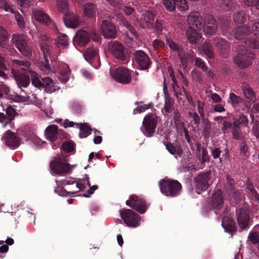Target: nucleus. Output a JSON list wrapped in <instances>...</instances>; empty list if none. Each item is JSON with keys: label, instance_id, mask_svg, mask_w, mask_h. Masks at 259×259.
<instances>
[{"label": "nucleus", "instance_id": "nucleus-1", "mask_svg": "<svg viewBox=\"0 0 259 259\" xmlns=\"http://www.w3.org/2000/svg\"><path fill=\"white\" fill-rule=\"evenodd\" d=\"M58 185L55 190L56 193L63 196H75L80 191H83L85 187L81 183H76L73 178H67L60 181L56 180Z\"/></svg>", "mask_w": 259, "mask_h": 259}, {"label": "nucleus", "instance_id": "nucleus-2", "mask_svg": "<svg viewBox=\"0 0 259 259\" xmlns=\"http://www.w3.org/2000/svg\"><path fill=\"white\" fill-rule=\"evenodd\" d=\"M74 165L68 162L66 157L58 154L50 163L52 174L54 176H66L72 173Z\"/></svg>", "mask_w": 259, "mask_h": 259}, {"label": "nucleus", "instance_id": "nucleus-3", "mask_svg": "<svg viewBox=\"0 0 259 259\" xmlns=\"http://www.w3.org/2000/svg\"><path fill=\"white\" fill-rule=\"evenodd\" d=\"M159 189L164 195L174 197L179 195L182 190L181 184L177 181L165 178L159 181Z\"/></svg>", "mask_w": 259, "mask_h": 259}, {"label": "nucleus", "instance_id": "nucleus-4", "mask_svg": "<svg viewBox=\"0 0 259 259\" xmlns=\"http://www.w3.org/2000/svg\"><path fill=\"white\" fill-rule=\"evenodd\" d=\"M238 53L235 56L234 63L239 68H246L251 64V60L255 58L254 54L249 52L243 47L239 46L238 49Z\"/></svg>", "mask_w": 259, "mask_h": 259}, {"label": "nucleus", "instance_id": "nucleus-5", "mask_svg": "<svg viewBox=\"0 0 259 259\" xmlns=\"http://www.w3.org/2000/svg\"><path fill=\"white\" fill-rule=\"evenodd\" d=\"M11 41L23 55L27 57L31 55L32 51L25 35L14 34L12 35Z\"/></svg>", "mask_w": 259, "mask_h": 259}, {"label": "nucleus", "instance_id": "nucleus-6", "mask_svg": "<svg viewBox=\"0 0 259 259\" xmlns=\"http://www.w3.org/2000/svg\"><path fill=\"white\" fill-rule=\"evenodd\" d=\"M120 215L126 225L131 228H137L140 225L141 217L130 209L120 210Z\"/></svg>", "mask_w": 259, "mask_h": 259}, {"label": "nucleus", "instance_id": "nucleus-7", "mask_svg": "<svg viewBox=\"0 0 259 259\" xmlns=\"http://www.w3.org/2000/svg\"><path fill=\"white\" fill-rule=\"evenodd\" d=\"M210 180L209 172H200L194 178V185L196 192L200 194L205 191L210 186L209 182Z\"/></svg>", "mask_w": 259, "mask_h": 259}, {"label": "nucleus", "instance_id": "nucleus-8", "mask_svg": "<svg viewBox=\"0 0 259 259\" xmlns=\"http://www.w3.org/2000/svg\"><path fill=\"white\" fill-rule=\"evenodd\" d=\"M133 71L125 67L116 68L112 74L113 78L117 82L122 84H128L132 81V74Z\"/></svg>", "mask_w": 259, "mask_h": 259}, {"label": "nucleus", "instance_id": "nucleus-9", "mask_svg": "<svg viewBox=\"0 0 259 259\" xmlns=\"http://www.w3.org/2000/svg\"><path fill=\"white\" fill-rule=\"evenodd\" d=\"M125 204L140 213H144L148 207L146 201L143 199L134 195L130 196Z\"/></svg>", "mask_w": 259, "mask_h": 259}, {"label": "nucleus", "instance_id": "nucleus-10", "mask_svg": "<svg viewBox=\"0 0 259 259\" xmlns=\"http://www.w3.org/2000/svg\"><path fill=\"white\" fill-rule=\"evenodd\" d=\"M108 50L117 59L123 61V63L127 62V58L124 52V48L121 44L112 42L108 45Z\"/></svg>", "mask_w": 259, "mask_h": 259}, {"label": "nucleus", "instance_id": "nucleus-11", "mask_svg": "<svg viewBox=\"0 0 259 259\" xmlns=\"http://www.w3.org/2000/svg\"><path fill=\"white\" fill-rule=\"evenodd\" d=\"M12 73L14 74H26L28 75L29 71L31 70L30 63L26 60L14 59L12 61Z\"/></svg>", "mask_w": 259, "mask_h": 259}, {"label": "nucleus", "instance_id": "nucleus-12", "mask_svg": "<svg viewBox=\"0 0 259 259\" xmlns=\"http://www.w3.org/2000/svg\"><path fill=\"white\" fill-rule=\"evenodd\" d=\"M134 56L141 70H147L150 67L152 62L148 55L143 51H136Z\"/></svg>", "mask_w": 259, "mask_h": 259}, {"label": "nucleus", "instance_id": "nucleus-13", "mask_svg": "<svg viewBox=\"0 0 259 259\" xmlns=\"http://www.w3.org/2000/svg\"><path fill=\"white\" fill-rule=\"evenodd\" d=\"M158 117L154 114H148L144 118L143 125L149 136L153 135L155 132L157 123Z\"/></svg>", "mask_w": 259, "mask_h": 259}, {"label": "nucleus", "instance_id": "nucleus-14", "mask_svg": "<svg viewBox=\"0 0 259 259\" xmlns=\"http://www.w3.org/2000/svg\"><path fill=\"white\" fill-rule=\"evenodd\" d=\"M189 27L192 29L197 28L200 30L203 27L204 19L197 12L190 13L187 17Z\"/></svg>", "mask_w": 259, "mask_h": 259}, {"label": "nucleus", "instance_id": "nucleus-15", "mask_svg": "<svg viewBox=\"0 0 259 259\" xmlns=\"http://www.w3.org/2000/svg\"><path fill=\"white\" fill-rule=\"evenodd\" d=\"M101 28L103 35L105 38H114L117 36V30L115 26L107 20H103Z\"/></svg>", "mask_w": 259, "mask_h": 259}, {"label": "nucleus", "instance_id": "nucleus-16", "mask_svg": "<svg viewBox=\"0 0 259 259\" xmlns=\"http://www.w3.org/2000/svg\"><path fill=\"white\" fill-rule=\"evenodd\" d=\"M32 18L46 25H49L52 23L50 17L42 8L33 9L32 10Z\"/></svg>", "mask_w": 259, "mask_h": 259}, {"label": "nucleus", "instance_id": "nucleus-17", "mask_svg": "<svg viewBox=\"0 0 259 259\" xmlns=\"http://www.w3.org/2000/svg\"><path fill=\"white\" fill-rule=\"evenodd\" d=\"M203 31L207 34L212 35L217 32L218 27L215 21L211 15H206L204 17Z\"/></svg>", "mask_w": 259, "mask_h": 259}, {"label": "nucleus", "instance_id": "nucleus-18", "mask_svg": "<svg viewBox=\"0 0 259 259\" xmlns=\"http://www.w3.org/2000/svg\"><path fill=\"white\" fill-rule=\"evenodd\" d=\"M154 14L150 11H147L140 19L137 20L138 24L143 28H151L154 22Z\"/></svg>", "mask_w": 259, "mask_h": 259}, {"label": "nucleus", "instance_id": "nucleus-19", "mask_svg": "<svg viewBox=\"0 0 259 259\" xmlns=\"http://www.w3.org/2000/svg\"><path fill=\"white\" fill-rule=\"evenodd\" d=\"M3 139L6 145L12 149L17 148L19 145V142L15 133L8 131L3 136Z\"/></svg>", "mask_w": 259, "mask_h": 259}, {"label": "nucleus", "instance_id": "nucleus-20", "mask_svg": "<svg viewBox=\"0 0 259 259\" xmlns=\"http://www.w3.org/2000/svg\"><path fill=\"white\" fill-rule=\"evenodd\" d=\"M48 93H52L59 89L57 82H55L49 77H45L41 79V87Z\"/></svg>", "mask_w": 259, "mask_h": 259}, {"label": "nucleus", "instance_id": "nucleus-21", "mask_svg": "<svg viewBox=\"0 0 259 259\" xmlns=\"http://www.w3.org/2000/svg\"><path fill=\"white\" fill-rule=\"evenodd\" d=\"M63 20L65 25L69 28L76 27L79 24L78 17L73 12L68 11L64 15Z\"/></svg>", "mask_w": 259, "mask_h": 259}, {"label": "nucleus", "instance_id": "nucleus-22", "mask_svg": "<svg viewBox=\"0 0 259 259\" xmlns=\"http://www.w3.org/2000/svg\"><path fill=\"white\" fill-rule=\"evenodd\" d=\"M223 204L224 199L222 191L218 189L212 195L209 205L213 208L220 209L223 207Z\"/></svg>", "mask_w": 259, "mask_h": 259}, {"label": "nucleus", "instance_id": "nucleus-23", "mask_svg": "<svg viewBox=\"0 0 259 259\" xmlns=\"http://www.w3.org/2000/svg\"><path fill=\"white\" fill-rule=\"evenodd\" d=\"M59 132L56 125H50L45 130V137L50 141L55 142L57 139Z\"/></svg>", "mask_w": 259, "mask_h": 259}, {"label": "nucleus", "instance_id": "nucleus-24", "mask_svg": "<svg viewBox=\"0 0 259 259\" xmlns=\"http://www.w3.org/2000/svg\"><path fill=\"white\" fill-rule=\"evenodd\" d=\"M74 40L79 46H84L90 41L88 33L83 30H78L74 37Z\"/></svg>", "mask_w": 259, "mask_h": 259}, {"label": "nucleus", "instance_id": "nucleus-25", "mask_svg": "<svg viewBox=\"0 0 259 259\" xmlns=\"http://www.w3.org/2000/svg\"><path fill=\"white\" fill-rule=\"evenodd\" d=\"M251 33L250 27L247 25H244L237 27L234 31L235 37L237 39H242L248 36Z\"/></svg>", "mask_w": 259, "mask_h": 259}, {"label": "nucleus", "instance_id": "nucleus-26", "mask_svg": "<svg viewBox=\"0 0 259 259\" xmlns=\"http://www.w3.org/2000/svg\"><path fill=\"white\" fill-rule=\"evenodd\" d=\"M248 210L244 209H241L237 217V221L240 227L242 229L246 228L248 226Z\"/></svg>", "mask_w": 259, "mask_h": 259}, {"label": "nucleus", "instance_id": "nucleus-27", "mask_svg": "<svg viewBox=\"0 0 259 259\" xmlns=\"http://www.w3.org/2000/svg\"><path fill=\"white\" fill-rule=\"evenodd\" d=\"M22 92H23L25 95L20 94V95H17L16 96L15 100L17 101H24L26 100L34 99V103L35 104L40 105L41 103L39 102V101L37 98V95L36 94L27 92V91H25L24 90H21Z\"/></svg>", "mask_w": 259, "mask_h": 259}, {"label": "nucleus", "instance_id": "nucleus-28", "mask_svg": "<svg viewBox=\"0 0 259 259\" xmlns=\"http://www.w3.org/2000/svg\"><path fill=\"white\" fill-rule=\"evenodd\" d=\"M17 82L18 87L21 88H27L30 83L29 76L26 74H13Z\"/></svg>", "mask_w": 259, "mask_h": 259}, {"label": "nucleus", "instance_id": "nucleus-29", "mask_svg": "<svg viewBox=\"0 0 259 259\" xmlns=\"http://www.w3.org/2000/svg\"><path fill=\"white\" fill-rule=\"evenodd\" d=\"M84 59L88 62L92 59H99V49L96 47H91L87 49L83 53Z\"/></svg>", "mask_w": 259, "mask_h": 259}, {"label": "nucleus", "instance_id": "nucleus-30", "mask_svg": "<svg viewBox=\"0 0 259 259\" xmlns=\"http://www.w3.org/2000/svg\"><path fill=\"white\" fill-rule=\"evenodd\" d=\"M200 54L204 53L208 58L212 59L214 57L212 46L210 44L205 41L199 49Z\"/></svg>", "mask_w": 259, "mask_h": 259}, {"label": "nucleus", "instance_id": "nucleus-31", "mask_svg": "<svg viewBox=\"0 0 259 259\" xmlns=\"http://www.w3.org/2000/svg\"><path fill=\"white\" fill-rule=\"evenodd\" d=\"M165 146L166 150L176 158L182 156L183 150L180 145H174V144L169 142L165 144Z\"/></svg>", "mask_w": 259, "mask_h": 259}, {"label": "nucleus", "instance_id": "nucleus-32", "mask_svg": "<svg viewBox=\"0 0 259 259\" xmlns=\"http://www.w3.org/2000/svg\"><path fill=\"white\" fill-rule=\"evenodd\" d=\"M186 33L188 40L191 44H196L201 38V34L191 28H188Z\"/></svg>", "mask_w": 259, "mask_h": 259}, {"label": "nucleus", "instance_id": "nucleus-33", "mask_svg": "<svg viewBox=\"0 0 259 259\" xmlns=\"http://www.w3.org/2000/svg\"><path fill=\"white\" fill-rule=\"evenodd\" d=\"M61 68L62 70L60 71L58 78L60 81L65 83L68 81L70 77L71 70L66 64H62Z\"/></svg>", "mask_w": 259, "mask_h": 259}, {"label": "nucleus", "instance_id": "nucleus-34", "mask_svg": "<svg viewBox=\"0 0 259 259\" xmlns=\"http://www.w3.org/2000/svg\"><path fill=\"white\" fill-rule=\"evenodd\" d=\"M242 93L245 98L253 102L256 101V96L252 88L247 83L242 84Z\"/></svg>", "mask_w": 259, "mask_h": 259}, {"label": "nucleus", "instance_id": "nucleus-35", "mask_svg": "<svg viewBox=\"0 0 259 259\" xmlns=\"http://www.w3.org/2000/svg\"><path fill=\"white\" fill-rule=\"evenodd\" d=\"M75 125L80 130L79 136L80 138H85L91 134L92 129L87 123H75Z\"/></svg>", "mask_w": 259, "mask_h": 259}, {"label": "nucleus", "instance_id": "nucleus-36", "mask_svg": "<svg viewBox=\"0 0 259 259\" xmlns=\"http://www.w3.org/2000/svg\"><path fill=\"white\" fill-rule=\"evenodd\" d=\"M239 5L237 2L233 0H224L221 4V8L226 11L235 9Z\"/></svg>", "mask_w": 259, "mask_h": 259}, {"label": "nucleus", "instance_id": "nucleus-37", "mask_svg": "<svg viewBox=\"0 0 259 259\" xmlns=\"http://www.w3.org/2000/svg\"><path fill=\"white\" fill-rule=\"evenodd\" d=\"M248 123V120L246 115L243 114H239L238 118L234 119L233 124L236 127L239 126H247Z\"/></svg>", "mask_w": 259, "mask_h": 259}, {"label": "nucleus", "instance_id": "nucleus-38", "mask_svg": "<svg viewBox=\"0 0 259 259\" xmlns=\"http://www.w3.org/2000/svg\"><path fill=\"white\" fill-rule=\"evenodd\" d=\"M174 110V101L170 97L165 98L164 105L162 109V112L165 115L170 113Z\"/></svg>", "mask_w": 259, "mask_h": 259}, {"label": "nucleus", "instance_id": "nucleus-39", "mask_svg": "<svg viewBox=\"0 0 259 259\" xmlns=\"http://www.w3.org/2000/svg\"><path fill=\"white\" fill-rule=\"evenodd\" d=\"M222 226L226 232H231L234 229L235 224L232 220L225 218L222 220Z\"/></svg>", "mask_w": 259, "mask_h": 259}, {"label": "nucleus", "instance_id": "nucleus-40", "mask_svg": "<svg viewBox=\"0 0 259 259\" xmlns=\"http://www.w3.org/2000/svg\"><path fill=\"white\" fill-rule=\"evenodd\" d=\"M195 65L201 68L204 71H205L209 77L213 76V72L210 70L206 66H205L204 62L200 58H196L195 59Z\"/></svg>", "mask_w": 259, "mask_h": 259}, {"label": "nucleus", "instance_id": "nucleus-41", "mask_svg": "<svg viewBox=\"0 0 259 259\" xmlns=\"http://www.w3.org/2000/svg\"><path fill=\"white\" fill-rule=\"evenodd\" d=\"M45 61H39L37 62V66L40 69L46 74H50L53 71H52L48 59H44Z\"/></svg>", "mask_w": 259, "mask_h": 259}, {"label": "nucleus", "instance_id": "nucleus-42", "mask_svg": "<svg viewBox=\"0 0 259 259\" xmlns=\"http://www.w3.org/2000/svg\"><path fill=\"white\" fill-rule=\"evenodd\" d=\"M28 76L31 77L32 84L36 88H40L41 81L39 75L34 71L30 70Z\"/></svg>", "mask_w": 259, "mask_h": 259}, {"label": "nucleus", "instance_id": "nucleus-43", "mask_svg": "<svg viewBox=\"0 0 259 259\" xmlns=\"http://www.w3.org/2000/svg\"><path fill=\"white\" fill-rule=\"evenodd\" d=\"M135 104L138 106V107L134 110V114H136L138 113L144 112L146 110L151 108L153 106V104L152 103H150L148 104L140 105L142 104V102H136Z\"/></svg>", "mask_w": 259, "mask_h": 259}, {"label": "nucleus", "instance_id": "nucleus-44", "mask_svg": "<svg viewBox=\"0 0 259 259\" xmlns=\"http://www.w3.org/2000/svg\"><path fill=\"white\" fill-rule=\"evenodd\" d=\"M96 8L95 6L91 3H88L84 6L83 13L88 17H92L95 14Z\"/></svg>", "mask_w": 259, "mask_h": 259}, {"label": "nucleus", "instance_id": "nucleus-45", "mask_svg": "<svg viewBox=\"0 0 259 259\" xmlns=\"http://www.w3.org/2000/svg\"><path fill=\"white\" fill-rule=\"evenodd\" d=\"M57 6L58 10L64 15L69 10V5L67 0H57Z\"/></svg>", "mask_w": 259, "mask_h": 259}, {"label": "nucleus", "instance_id": "nucleus-46", "mask_svg": "<svg viewBox=\"0 0 259 259\" xmlns=\"http://www.w3.org/2000/svg\"><path fill=\"white\" fill-rule=\"evenodd\" d=\"M57 42L59 48H66L68 45L67 36L64 34H60L57 37Z\"/></svg>", "mask_w": 259, "mask_h": 259}, {"label": "nucleus", "instance_id": "nucleus-47", "mask_svg": "<svg viewBox=\"0 0 259 259\" xmlns=\"http://www.w3.org/2000/svg\"><path fill=\"white\" fill-rule=\"evenodd\" d=\"M166 41L167 45L172 51L177 52L178 54L183 51V48L181 46L177 45L171 38H167Z\"/></svg>", "mask_w": 259, "mask_h": 259}, {"label": "nucleus", "instance_id": "nucleus-48", "mask_svg": "<svg viewBox=\"0 0 259 259\" xmlns=\"http://www.w3.org/2000/svg\"><path fill=\"white\" fill-rule=\"evenodd\" d=\"M40 48L44 54V59H48L51 52V48L50 45L47 42H42L40 43Z\"/></svg>", "mask_w": 259, "mask_h": 259}, {"label": "nucleus", "instance_id": "nucleus-49", "mask_svg": "<svg viewBox=\"0 0 259 259\" xmlns=\"http://www.w3.org/2000/svg\"><path fill=\"white\" fill-rule=\"evenodd\" d=\"M246 14L243 12H237L233 15V20L235 23H243L246 21Z\"/></svg>", "mask_w": 259, "mask_h": 259}, {"label": "nucleus", "instance_id": "nucleus-50", "mask_svg": "<svg viewBox=\"0 0 259 259\" xmlns=\"http://www.w3.org/2000/svg\"><path fill=\"white\" fill-rule=\"evenodd\" d=\"M178 55L181 60L182 65L186 67L188 63L191 61V56L188 53H184L183 51L180 53H178Z\"/></svg>", "mask_w": 259, "mask_h": 259}, {"label": "nucleus", "instance_id": "nucleus-51", "mask_svg": "<svg viewBox=\"0 0 259 259\" xmlns=\"http://www.w3.org/2000/svg\"><path fill=\"white\" fill-rule=\"evenodd\" d=\"M0 122L3 124V127H6L7 125H10L11 128H13L14 124L11 121L9 118L2 112H0Z\"/></svg>", "mask_w": 259, "mask_h": 259}, {"label": "nucleus", "instance_id": "nucleus-52", "mask_svg": "<svg viewBox=\"0 0 259 259\" xmlns=\"http://www.w3.org/2000/svg\"><path fill=\"white\" fill-rule=\"evenodd\" d=\"M197 150L198 151H200V150H201V152H202V157H201V163L203 164L204 162H205L206 161H208L209 157L208 156V152H207L206 149H205L204 147L201 148L200 145L197 144Z\"/></svg>", "mask_w": 259, "mask_h": 259}, {"label": "nucleus", "instance_id": "nucleus-53", "mask_svg": "<svg viewBox=\"0 0 259 259\" xmlns=\"http://www.w3.org/2000/svg\"><path fill=\"white\" fill-rule=\"evenodd\" d=\"M163 4L167 11L172 12L175 10V0H163Z\"/></svg>", "mask_w": 259, "mask_h": 259}, {"label": "nucleus", "instance_id": "nucleus-54", "mask_svg": "<svg viewBox=\"0 0 259 259\" xmlns=\"http://www.w3.org/2000/svg\"><path fill=\"white\" fill-rule=\"evenodd\" d=\"M17 24L20 28L23 29L25 27V22L23 16L18 12H13Z\"/></svg>", "mask_w": 259, "mask_h": 259}, {"label": "nucleus", "instance_id": "nucleus-55", "mask_svg": "<svg viewBox=\"0 0 259 259\" xmlns=\"http://www.w3.org/2000/svg\"><path fill=\"white\" fill-rule=\"evenodd\" d=\"M244 42L248 47L254 49H259V41L254 38L246 39Z\"/></svg>", "mask_w": 259, "mask_h": 259}, {"label": "nucleus", "instance_id": "nucleus-56", "mask_svg": "<svg viewBox=\"0 0 259 259\" xmlns=\"http://www.w3.org/2000/svg\"><path fill=\"white\" fill-rule=\"evenodd\" d=\"M175 7H177L178 9L181 11H186L188 9V6L186 4V0H175Z\"/></svg>", "mask_w": 259, "mask_h": 259}, {"label": "nucleus", "instance_id": "nucleus-57", "mask_svg": "<svg viewBox=\"0 0 259 259\" xmlns=\"http://www.w3.org/2000/svg\"><path fill=\"white\" fill-rule=\"evenodd\" d=\"M6 112L7 116L11 119V121L13 122L15 117L18 114L17 113L15 109L11 106H9L6 109Z\"/></svg>", "mask_w": 259, "mask_h": 259}, {"label": "nucleus", "instance_id": "nucleus-58", "mask_svg": "<svg viewBox=\"0 0 259 259\" xmlns=\"http://www.w3.org/2000/svg\"><path fill=\"white\" fill-rule=\"evenodd\" d=\"M122 25L127 28L130 32L131 34L134 37H136V33L135 29L133 27L130 23L126 20L123 19L121 20Z\"/></svg>", "mask_w": 259, "mask_h": 259}, {"label": "nucleus", "instance_id": "nucleus-59", "mask_svg": "<svg viewBox=\"0 0 259 259\" xmlns=\"http://www.w3.org/2000/svg\"><path fill=\"white\" fill-rule=\"evenodd\" d=\"M253 125L251 128V132L256 138H259V121L254 120L253 121Z\"/></svg>", "mask_w": 259, "mask_h": 259}, {"label": "nucleus", "instance_id": "nucleus-60", "mask_svg": "<svg viewBox=\"0 0 259 259\" xmlns=\"http://www.w3.org/2000/svg\"><path fill=\"white\" fill-rule=\"evenodd\" d=\"M70 107L72 110L75 113H79L82 109V105L78 102L73 101L71 103Z\"/></svg>", "mask_w": 259, "mask_h": 259}, {"label": "nucleus", "instance_id": "nucleus-61", "mask_svg": "<svg viewBox=\"0 0 259 259\" xmlns=\"http://www.w3.org/2000/svg\"><path fill=\"white\" fill-rule=\"evenodd\" d=\"M0 8L6 12L13 13L12 8L7 3L6 0H0Z\"/></svg>", "mask_w": 259, "mask_h": 259}, {"label": "nucleus", "instance_id": "nucleus-62", "mask_svg": "<svg viewBox=\"0 0 259 259\" xmlns=\"http://www.w3.org/2000/svg\"><path fill=\"white\" fill-rule=\"evenodd\" d=\"M248 237L252 243L256 244L259 243V232L250 233Z\"/></svg>", "mask_w": 259, "mask_h": 259}, {"label": "nucleus", "instance_id": "nucleus-63", "mask_svg": "<svg viewBox=\"0 0 259 259\" xmlns=\"http://www.w3.org/2000/svg\"><path fill=\"white\" fill-rule=\"evenodd\" d=\"M247 189L249 192L250 194L257 201H259V195L257 193L256 190L252 185H248L247 186Z\"/></svg>", "mask_w": 259, "mask_h": 259}, {"label": "nucleus", "instance_id": "nucleus-64", "mask_svg": "<svg viewBox=\"0 0 259 259\" xmlns=\"http://www.w3.org/2000/svg\"><path fill=\"white\" fill-rule=\"evenodd\" d=\"M232 127V123L229 121H224L223 126L221 127L224 134H227L229 132V130Z\"/></svg>", "mask_w": 259, "mask_h": 259}]
</instances>
